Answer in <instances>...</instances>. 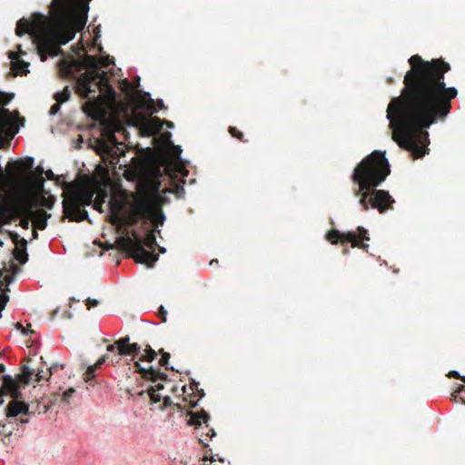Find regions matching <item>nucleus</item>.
<instances>
[{
  "label": "nucleus",
  "instance_id": "1",
  "mask_svg": "<svg viewBox=\"0 0 465 465\" xmlns=\"http://www.w3.org/2000/svg\"><path fill=\"white\" fill-rule=\"evenodd\" d=\"M401 95L391 99L387 118L392 129V140L411 153L413 159L429 153V133L433 124L444 121L458 95L455 87H447L445 74L450 70L441 58L424 61L419 54L409 59Z\"/></svg>",
  "mask_w": 465,
  "mask_h": 465
},
{
  "label": "nucleus",
  "instance_id": "2",
  "mask_svg": "<svg viewBox=\"0 0 465 465\" xmlns=\"http://www.w3.org/2000/svg\"><path fill=\"white\" fill-rule=\"evenodd\" d=\"M91 0H52L50 9L54 26L49 30L45 26L44 16L40 21L21 18L16 23L15 35H30L42 62L48 56L54 57L63 54L62 45L74 39L76 32L86 24L89 3Z\"/></svg>",
  "mask_w": 465,
  "mask_h": 465
},
{
  "label": "nucleus",
  "instance_id": "3",
  "mask_svg": "<svg viewBox=\"0 0 465 465\" xmlns=\"http://www.w3.org/2000/svg\"><path fill=\"white\" fill-rule=\"evenodd\" d=\"M391 173L385 152L379 150L364 157L353 169L351 179L358 185L357 193L363 189H377Z\"/></svg>",
  "mask_w": 465,
  "mask_h": 465
},
{
  "label": "nucleus",
  "instance_id": "4",
  "mask_svg": "<svg viewBox=\"0 0 465 465\" xmlns=\"http://www.w3.org/2000/svg\"><path fill=\"white\" fill-rule=\"evenodd\" d=\"M115 243L119 249L126 252L127 256L133 258L136 262L152 267L158 259V255L153 253L155 247L158 246L154 230L150 231L144 239V244L151 251L145 250L142 239L135 231L131 232V236L127 233L120 236Z\"/></svg>",
  "mask_w": 465,
  "mask_h": 465
},
{
  "label": "nucleus",
  "instance_id": "5",
  "mask_svg": "<svg viewBox=\"0 0 465 465\" xmlns=\"http://www.w3.org/2000/svg\"><path fill=\"white\" fill-rule=\"evenodd\" d=\"M94 194V192L91 189L72 186L63 200V221L65 218L77 223L88 220V213L83 207L93 203Z\"/></svg>",
  "mask_w": 465,
  "mask_h": 465
},
{
  "label": "nucleus",
  "instance_id": "6",
  "mask_svg": "<svg viewBox=\"0 0 465 465\" xmlns=\"http://www.w3.org/2000/svg\"><path fill=\"white\" fill-rule=\"evenodd\" d=\"M109 209L111 213L110 223L114 225L134 226L141 219L150 217V199L145 195L141 198L134 199L130 210L125 215H122L121 212L123 204L119 202L110 201Z\"/></svg>",
  "mask_w": 465,
  "mask_h": 465
},
{
  "label": "nucleus",
  "instance_id": "7",
  "mask_svg": "<svg viewBox=\"0 0 465 465\" xmlns=\"http://www.w3.org/2000/svg\"><path fill=\"white\" fill-rule=\"evenodd\" d=\"M10 394L13 398L6 408L5 415L7 418H16L19 414L29 415L30 406L21 401L22 393L16 381L10 375L3 376V384L0 387V405L4 402V395Z\"/></svg>",
  "mask_w": 465,
  "mask_h": 465
},
{
  "label": "nucleus",
  "instance_id": "8",
  "mask_svg": "<svg viewBox=\"0 0 465 465\" xmlns=\"http://www.w3.org/2000/svg\"><path fill=\"white\" fill-rule=\"evenodd\" d=\"M15 97L13 93H5L0 91V149L5 145L4 135H10L12 139L17 133L18 128L15 127L16 120L21 122L24 125L25 118H19V113L17 111L12 113L8 109L5 108Z\"/></svg>",
  "mask_w": 465,
  "mask_h": 465
},
{
  "label": "nucleus",
  "instance_id": "9",
  "mask_svg": "<svg viewBox=\"0 0 465 465\" xmlns=\"http://www.w3.org/2000/svg\"><path fill=\"white\" fill-rule=\"evenodd\" d=\"M355 197H360L359 204L363 211H368L370 206L377 209L381 213L393 208L394 199L390 195L388 191L378 189H363L360 193L357 188L353 189Z\"/></svg>",
  "mask_w": 465,
  "mask_h": 465
},
{
  "label": "nucleus",
  "instance_id": "10",
  "mask_svg": "<svg viewBox=\"0 0 465 465\" xmlns=\"http://www.w3.org/2000/svg\"><path fill=\"white\" fill-rule=\"evenodd\" d=\"M96 85L100 87L107 86L110 88L111 92L114 94V91L108 83L105 73H100L99 71L82 74L76 80L75 92L82 98H88L91 94L95 93L94 86Z\"/></svg>",
  "mask_w": 465,
  "mask_h": 465
},
{
  "label": "nucleus",
  "instance_id": "11",
  "mask_svg": "<svg viewBox=\"0 0 465 465\" xmlns=\"http://www.w3.org/2000/svg\"><path fill=\"white\" fill-rule=\"evenodd\" d=\"M326 239L331 244H338L341 242H351V247H357L367 251L369 244L365 243L364 241H370L368 231L362 227H357V233L355 232H341L336 229L329 231L326 234Z\"/></svg>",
  "mask_w": 465,
  "mask_h": 465
},
{
  "label": "nucleus",
  "instance_id": "12",
  "mask_svg": "<svg viewBox=\"0 0 465 465\" xmlns=\"http://www.w3.org/2000/svg\"><path fill=\"white\" fill-rule=\"evenodd\" d=\"M187 414L190 416L188 420L189 425H193L198 430H207L206 439H200V441L203 444H206L205 440H208L216 435L215 430L209 427L208 421L210 420V415L205 411L202 410L200 412H193L189 411Z\"/></svg>",
  "mask_w": 465,
  "mask_h": 465
},
{
  "label": "nucleus",
  "instance_id": "13",
  "mask_svg": "<svg viewBox=\"0 0 465 465\" xmlns=\"http://www.w3.org/2000/svg\"><path fill=\"white\" fill-rule=\"evenodd\" d=\"M145 198L150 199V217L144 220H150L153 226L158 227L164 223L165 216L162 209L159 208L161 203L164 201V198L158 193V188H155V192L151 194L145 195Z\"/></svg>",
  "mask_w": 465,
  "mask_h": 465
},
{
  "label": "nucleus",
  "instance_id": "14",
  "mask_svg": "<svg viewBox=\"0 0 465 465\" xmlns=\"http://www.w3.org/2000/svg\"><path fill=\"white\" fill-rule=\"evenodd\" d=\"M163 389V384L157 383L155 386L150 387L147 391H144V390L137 391V389L132 388V389H127L126 392L131 397H134V396H139L142 398L149 397L153 403H157L162 400V396L159 393V391Z\"/></svg>",
  "mask_w": 465,
  "mask_h": 465
},
{
  "label": "nucleus",
  "instance_id": "15",
  "mask_svg": "<svg viewBox=\"0 0 465 465\" xmlns=\"http://www.w3.org/2000/svg\"><path fill=\"white\" fill-rule=\"evenodd\" d=\"M33 204L32 201H24L20 203L16 208L15 213L20 217V225L23 229L29 228L30 221L33 218Z\"/></svg>",
  "mask_w": 465,
  "mask_h": 465
},
{
  "label": "nucleus",
  "instance_id": "16",
  "mask_svg": "<svg viewBox=\"0 0 465 465\" xmlns=\"http://www.w3.org/2000/svg\"><path fill=\"white\" fill-rule=\"evenodd\" d=\"M129 336L120 338L116 341L117 344V354L121 356H132L134 360L136 355L140 352L141 347L137 343H129Z\"/></svg>",
  "mask_w": 465,
  "mask_h": 465
},
{
  "label": "nucleus",
  "instance_id": "17",
  "mask_svg": "<svg viewBox=\"0 0 465 465\" xmlns=\"http://www.w3.org/2000/svg\"><path fill=\"white\" fill-rule=\"evenodd\" d=\"M189 390L191 392L187 393V388L185 385L181 388L183 394H187V396L183 397V401H189L190 408H194L197 405L198 401L204 396V391L203 389H199V383L194 381L190 384Z\"/></svg>",
  "mask_w": 465,
  "mask_h": 465
},
{
  "label": "nucleus",
  "instance_id": "18",
  "mask_svg": "<svg viewBox=\"0 0 465 465\" xmlns=\"http://www.w3.org/2000/svg\"><path fill=\"white\" fill-rule=\"evenodd\" d=\"M136 372L142 375L143 379H146L153 382H155L158 380L165 381L167 379V374L160 371L159 370H155L153 367L143 368L141 366L140 361L134 362Z\"/></svg>",
  "mask_w": 465,
  "mask_h": 465
},
{
  "label": "nucleus",
  "instance_id": "19",
  "mask_svg": "<svg viewBox=\"0 0 465 465\" xmlns=\"http://www.w3.org/2000/svg\"><path fill=\"white\" fill-rule=\"evenodd\" d=\"M34 165V159L28 157L18 161H10L7 164V169L13 172L12 177H16L23 173L30 171Z\"/></svg>",
  "mask_w": 465,
  "mask_h": 465
},
{
  "label": "nucleus",
  "instance_id": "20",
  "mask_svg": "<svg viewBox=\"0 0 465 465\" xmlns=\"http://www.w3.org/2000/svg\"><path fill=\"white\" fill-rule=\"evenodd\" d=\"M36 176H32L28 179V183L33 189L35 197L42 193H45L44 188L45 179L43 177L44 169L41 166H37L35 169Z\"/></svg>",
  "mask_w": 465,
  "mask_h": 465
},
{
  "label": "nucleus",
  "instance_id": "21",
  "mask_svg": "<svg viewBox=\"0 0 465 465\" xmlns=\"http://www.w3.org/2000/svg\"><path fill=\"white\" fill-rule=\"evenodd\" d=\"M13 242L16 244V247L14 250L15 258L21 263H25L27 261V241L24 238L19 240V236L17 234H14Z\"/></svg>",
  "mask_w": 465,
  "mask_h": 465
},
{
  "label": "nucleus",
  "instance_id": "22",
  "mask_svg": "<svg viewBox=\"0 0 465 465\" xmlns=\"http://www.w3.org/2000/svg\"><path fill=\"white\" fill-rule=\"evenodd\" d=\"M51 217V214L47 213L44 210H35L33 207V218L34 226L38 230H45L47 226V220Z\"/></svg>",
  "mask_w": 465,
  "mask_h": 465
},
{
  "label": "nucleus",
  "instance_id": "23",
  "mask_svg": "<svg viewBox=\"0 0 465 465\" xmlns=\"http://www.w3.org/2000/svg\"><path fill=\"white\" fill-rule=\"evenodd\" d=\"M163 128V123L159 118H152L146 121L143 125V132L148 136L153 135L159 133Z\"/></svg>",
  "mask_w": 465,
  "mask_h": 465
},
{
  "label": "nucleus",
  "instance_id": "24",
  "mask_svg": "<svg viewBox=\"0 0 465 465\" xmlns=\"http://www.w3.org/2000/svg\"><path fill=\"white\" fill-rule=\"evenodd\" d=\"M35 374V371L29 368L28 366H23L21 372L16 375L15 379H13L16 381V384L19 386V383L24 385L29 384Z\"/></svg>",
  "mask_w": 465,
  "mask_h": 465
},
{
  "label": "nucleus",
  "instance_id": "25",
  "mask_svg": "<svg viewBox=\"0 0 465 465\" xmlns=\"http://www.w3.org/2000/svg\"><path fill=\"white\" fill-rule=\"evenodd\" d=\"M106 361V355L102 356L94 365H91L87 368L84 373V381L85 382H90L95 377V371L102 367V365Z\"/></svg>",
  "mask_w": 465,
  "mask_h": 465
},
{
  "label": "nucleus",
  "instance_id": "26",
  "mask_svg": "<svg viewBox=\"0 0 465 465\" xmlns=\"http://www.w3.org/2000/svg\"><path fill=\"white\" fill-rule=\"evenodd\" d=\"M28 66L29 63L22 59L11 62V69L15 75H26L29 73Z\"/></svg>",
  "mask_w": 465,
  "mask_h": 465
},
{
  "label": "nucleus",
  "instance_id": "27",
  "mask_svg": "<svg viewBox=\"0 0 465 465\" xmlns=\"http://www.w3.org/2000/svg\"><path fill=\"white\" fill-rule=\"evenodd\" d=\"M54 202H55L54 196H53V195L45 196V193H42V194L38 195L37 197H35V203L34 202H32V203L35 205V208L37 205H41V206L46 207L48 209H52L54 204Z\"/></svg>",
  "mask_w": 465,
  "mask_h": 465
},
{
  "label": "nucleus",
  "instance_id": "28",
  "mask_svg": "<svg viewBox=\"0 0 465 465\" xmlns=\"http://www.w3.org/2000/svg\"><path fill=\"white\" fill-rule=\"evenodd\" d=\"M83 64L85 67L90 69L88 72L99 71L98 70V61H97L96 57H94V56L85 54L83 59Z\"/></svg>",
  "mask_w": 465,
  "mask_h": 465
},
{
  "label": "nucleus",
  "instance_id": "29",
  "mask_svg": "<svg viewBox=\"0 0 465 465\" xmlns=\"http://www.w3.org/2000/svg\"><path fill=\"white\" fill-rule=\"evenodd\" d=\"M108 197V193L106 190H102L95 199L94 200L93 207L99 211L100 213L103 212V204L104 203V199Z\"/></svg>",
  "mask_w": 465,
  "mask_h": 465
},
{
  "label": "nucleus",
  "instance_id": "30",
  "mask_svg": "<svg viewBox=\"0 0 465 465\" xmlns=\"http://www.w3.org/2000/svg\"><path fill=\"white\" fill-rule=\"evenodd\" d=\"M451 401L465 404V386L459 385L456 391L451 394Z\"/></svg>",
  "mask_w": 465,
  "mask_h": 465
},
{
  "label": "nucleus",
  "instance_id": "31",
  "mask_svg": "<svg viewBox=\"0 0 465 465\" xmlns=\"http://www.w3.org/2000/svg\"><path fill=\"white\" fill-rule=\"evenodd\" d=\"M143 352L144 353L140 357V361H142L152 362L157 356L156 351L152 349L150 345L145 346Z\"/></svg>",
  "mask_w": 465,
  "mask_h": 465
},
{
  "label": "nucleus",
  "instance_id": "32",
  "mask_svg": "<svg viewBox=\"0 0 465 465\" xmlns=\"http://www.w3.org/2000/svg\"><path fill=\"white\" fill-rule=\"evenodd\" d=\"M71 97V91L68 86H65L63 91L54 94V98L59 104H63L68 101Z\"/></svg>",
  "mask_w": 465,
  "mask_h": 465
},
{
  "label": "nucleus",
  "instance_id": "33",
  "mask_svg": "<svg viewBox=\"0 0 465 465\" xmlns=\"http://www.w3.org/2000/svg\"><path fill=\"white\" fill-rule=\"evenodd\" d=\"M228 131H229L230 134L232 137L236 138L237 140H239V141H241L242 143H247L248 142L247 139H244L243 134L240 130H238L236 127L230 126Z\"/></svg>",
  "mask_w": 465,
  "mask_h": 465
},
{
  "label": "nucleus",
  "instance_id": "34",
  "mask_svg": "<svg viewBox=\"0 0 465 465\" xmlns=\"http://www.w3.org/2000/svg\"><path fill=\"white\" fill-rule=\"evenodd\" d=\"M83 109L84 113L91 116H94V114L96 112V104L92 101L86 102Z\"/></svg>",
  "mask_w": 465,
  "mask_h": 465
},
{
  "label": "nucleus",
  "instance_id": "35",
  "mask_svg": "<svg viewBox=\"0 0 465 465\" xmlns=\"http://www.w3.org/2000/svg\"><path fill=\"white\" fill-rule=\"evenodd\" d=\"M159 352L161 353V359L159 360V364L161 366H163L165 367L166 369H168V362H169V360H170V353L169 352H165L163 349H161L159 351Z\"/></svg>",
  "mask_w": 465,
  "mask_h": 465
},
{
  "label": "nucleus",
  "instance_id": "36",
  "mask_svg": "<svg viewBox=\"0 0 465 465\" xmlns=\"http://www.w3.org/2000/svg\"><path fill=\"white\" fill-rule=\"evenodd\" d=\"M17 49H18V52H14V51H9L8 52V57L12 60V62L14 61H16V60H19V55L22 54H25V52H24L21 48V45H17Z\"/></svg>",
  "mask_w": 465,
  "mask_h": 465
},
{
  "label": "nucleus",
  "instance_id": "37",
  "mask_svg": "<svg viewBox=\"0 0 465 465\" xmlns=\"http://www.w3.org/2000/svg\"><path fill=\"white\" fill-rule=\"evenodd\" d=\"M75 392V390L74 388H69L67 391H65L63 394L62 400L64 402L69 403L70 398L72 395Z\"/></svg>",
  "mask_w": 465,
  "mask_h": 465
},
{
  "label": "nucleus",
  "instance_id": "38",
  "mask_svg": "<svg viewBox=\"0 0 465 465\" xmlns=\"http://www.w3.org/2000/svg\"><path fill=\"white\" fill-rule=\"evenodd\" d=\"M166 315H167V312L165 311L164 307L163 305H161L159 308V311H158V316L161 319L162 322H166Z\"/></svg>",
  "mask_w": 465,
  "mask_h": 465
},
{
  "label": "nucleus",
  "instance_id": "39",
  "mask_svg": "<svg viewBox=\"0 0 465 465\" xmlns=\"http://www.w3.org/2000/svg\"><path fill=\"white\" fill-rule=\"evenodd\" d=\"M60 108H61V104H59V102H56L55 104H54L51 106L49 114L51 115H54V114H56L60 111Z\"/></svg>",
  "mask_w": 465,
  "mask_h": 465
},
{
  "label": "nucleus",
  "instance_id": "40",
  "mask_svg": "<svg viewBox=\"0 0 465 465\" xmlns=\"http://www.w3.org/2000/svg\"><path fill=\"white\" fill-rule=\"evenodd\" d=\"M98 304H99V302L97 300L90 299V298H88L85 302V305L88 310H90L93 307L97 306Z\"/></svg>",
  "mask_w": 465,
  "mask_h": 465
},
{
  "label": "nucleus",
  "instance_id": "41",
  "mask_svg": "<svg viewBox=\"0 0 465 465\" xmlns=\"http://www.w3.org/2000/svg\"><path fill=\"white\" fill-rule=\"evenodd\" d=\"M65 365L64 364H53L47 371L48 372V377L51 376L53 374L54 371H55L58 368H61V369H64Z\"/></svg>",
  "mask_w": 465,
  "mask_h": 465
},
{
  "label": "nucleus",
  "instance_id": "42",
  "mask_svg": "<svg viewBox=\"0 0 465 465\" xmlns=\"http://www.w3.org/2000/svg\"><path fill=\"white\" fill-rule=\"evenodd\" d=\"M35 376V381L37 382H40L41 381L43 380H48V377H46L45 375L43 374V371H38L35 374H34Z\"/></svg>",
  "mask_w": 465,
  "mask_h": 465
},
{
  "label": "nucleus",
  "instance_id": "43",
  "mask_svg": "<svg viewBox=\"0 0 465 465\" xmlns=\"http://www.w3.org/2000/svg\"><path fill=\"white\" fill-rule=\"evenodd\" d=\"M172 400L169 396H164L163 397V406L161 407L162 410L165 409L167 406H171L172 405Z\"/></svg>",
  "mask_w": 465,
  "mask_h": 465
},
{
  "label": "nucleus",
  "instance_id": "44",
  "mask_svg": "<svg viewBox=\"0 0 465 465\" xmlns=\"http://www.w3.org/2000/svg\"><path fill=\"white\" fill-rule=\"evenodd\" d=\"M449 378H455V379H460L461 378V376L460 375V373L456 371H450L448 375H447Z\"/></svg>",
  "mask_w": 465,
  "mask_h": 465
},
{
  "label": "nucleus",
  "instance_id": "45",
  "mask_svg": "<svg viewBox=\"0 0 465 465\" xmlns=\"http://www.w3.org/2000/svg\"><path fill=\"white\" fill-rule=\"evenodd\" d=\"M106 349H107L108 351H111V352L117 351L116 341H114V343H113V344L108 345Z\"/></svg>",
  "mask_w": 465,
  "mask_h": 465
},
{
  "label": "nucleus",
  "instance_id": "46",
  "mask_svg": "<svg viewBox=\"0 0 465 465\" xmlns=\"http://www.w3.org/2000/svg\"><path fill=\"white\" fill-rule=\"evenodd\" d=\"M45 175H46V178L48 180H54V173L51 170L46 171L45 172Z\"/></svg>",
  "mask_w": 465,
  "mask_h": 465
},
{
  "label": "nucleus",
  "instance_id": "47",
  "mask_svg": "<svg viewBox=\"0 0 465 465\" xmlns=\"http://www.w3.org/2000/svg\"><path fill=\"white\" fill-rule=\"evenodd\" d=\"M16 420H17V424H18V425L26 424V423H28V421H29V420H28V419H26V418H23V417H22V418H20V419H17Z\"/></svg>",
  "mask_w": 465,
  "mask_h": 465
},
{
  "label": "nucleus",
  "instance_id": "48",
  "mask_svg": "<svg viewBox=\"0 0 465 465\" xmlns=\"http://www.w3.org/2000/svg\"><path fill=\"white\" fill-rule=\"evenodd\" d=\"M15 326H16V328H17L18 330H21V331H22V332H23L24 334H26V331H25V329L24 328V326H23L20 322H17V323L15 324Z\"/></svg>",
  "mask_w": 465,
  "mask_h": 465
},
{
  "label": "nucleus",
  "instance_id": "49",
  "mask_svg": "<svg viewBox=\"0 0 465 465\" xmlns=\"http://www.w3.org/2000/svg\"><path fill=\"white\" fill-rule=\"evenodd\" d=\"M218 264V260L217 259H213L211 262H210V265H216Z\"/></svg>",
  "mask_w": 465,
  "mask_h": 465
},
{
  "label": "nucleus",
  "instance_id": "50",
  "mask_svg": "<svg viewBox=\"0 0 465 465\" xmlns=\"http://www.w3.org/2000/svg\"><path fill=\"white\" fill-rule=\"evenodd\" d=\"M5 371V366L3 363H0V372H4Z\"/></svg>",
  "mask_w": 465,
  "mask_h": 465
},
{
  "label": "nucleus",
  "instance_id": "51",
  "mask_svg": "<svg viewBox=\"0 0 465 465\" xmlns=\"http://www.w3.org/2000/svg\"><path fill=\"white\" fill-rule=\"evenodd\" d=\"M158 106H159V108H163V103L162 100L158 101Z\"/></svg>",
  "mask_w": 465,
  "mask_h": 465
},
{
  "label": "nucleus",
  "instance_id": "52",
  "mask_svg": "<svg viewBox=\"0 0 465 465\" xmlns=\"http://www.w3.org/2000/svg\"><path fill=\"white\" fill-rule=\"evenodd\" d=\"M33 236H34V238H37V236H38V233L35 231V228L33 230Z\"/></svg>",
  "mask_w": 465,
  "mask_h": 465
},
{
  "label": "nucleus",
  "instance_id": "53",
  "mask_svg": "<svg viewBox=\"0 0 465 465\" xmlns=\"http://www.w3.org/2000/svg\"><path fill=\"white\" fill-rule=\"evenodd\" d=\"M393 82H394V81H393V78H391V77H390V78H388V79H387V83H388V84H393Z\"/></svg>",
  "mask_w": 465,
  "mask_h": 465
},
{
  "label": "nucleus",
  "instance_id": "54",
  "mask_svg": "<svg viewBox=\"0 0 465 465\" xmlns=\"http://www.w3.org/2000/svg\"><path fill=\"white\" fill-rule=\"evenodd\" d=\"M48 410H49V407L47 405H45L43 412H47Z\"/></svg>",
  "mask_w": 465,
  "mask_h": 465
},
{
  "label": "nucleus",
  "instance_id": "55",
  "mask_svg": "<svg viewBox=\"0 0 465 465\" xmlns=\"http://www.w3.org/2000/svg\"><path fill=\"white\" fill-rule=\"evenodd\" d=\"M174 406H175L178 410H183V408L181 407V405H180L179 403L174 404Z\"/></svg>",
  "mask_w": 465,
  "mask_h": 465
},
{
  "label": "nucleus",
  "instance_id": "56",
  "mask_svg": "<svg viewBox=\"0 0 465 465\" xmlns=\"http://www.w3.org/2000/svg\"><path fill=\"white\" fill-rule=\"evenodd\" d=\"M167 123V125L169 127H173V122H166Z\"/></svg>",
  "mask_w": 465,
  "mask_h": 465
},
{
  "label": "nucleus",
  "instance_id": "57",
  "mask_svg": "<svg viewBox=\"0 0 465 465\" xmlns=\"http://www.w3.org/2000/svg\"><path fill=\"white\" fill-rule=\"evenodd\" d=\"M103 146H104V148L106 151H109V150H110V148L108 147V145H106L105 143H103Z\"/></svg>",
  "mask_w": 465,
  "mask_h": 465
},
{
  "label": "nucleus",
  "instance_id": "58",
  "mask_svg": "<svg viewBox=\"0 0 465 465\" xmlns=\"http://www.w3.org/2000/svg\"><path fill=\"white\" fill-rule=\"evenodd\" d=\"M202 430L201 435L203 436L204 434L206 436L207 430Z\"/></svg>",
  "mask_w": 465,
  "mask_h": 465
},
{
  "label": "nucleus",
  "instance_id": "59",
  "mask_svg": "<svg viewBox=\"0 0 465 465\" xmlns=\"http://www.w3.org/2000/svg\"><path fill=\"white\" fill-rule=\"evenodd\" d=\"M159 251H160L161 252H165L164 248H163V247H159Z\"/></svg>",
  "mask_w": 465,
  "mask_h": 465
},
{
  "label": "nucleus",
  "instance_id": "60",
  "mask_svg": "<svg viewBox=\"0 0 465 465\" xmlns=\"http://www.w3.org/2000/svg\"><path fill=\"white\" fill-rule=\"evenodd\" d=\"M460 380H461L463 382H465V376H461V378H460Z\"/></svg>",
  "mask_w": 465,
  "mask_h": 465
},
{
  "label": "nucleus",
  "instance_id": "61",
  "mask_svg": "<svg viewBox=\"0 0 465 465\" xmlns=\"http://www.w3.org/2000/svg\"><path fill=\"white\" fill-rule=\"evenodd\" d=\"M342 252H343V254H347V253H348V250H347V249H344V250L342 251Z\"/></svg>",
  "mask_w": 465,
  "mask_h": 465
},
{
  "label": "nucleus",
  "instance_id": "62",
  "mask_svg": "<svg viewBox=\"0 0 465 465\" xmlns=\"http://www.w3.org/2000/svg\"><path fill=\"white\" fill-rule=\"evenodd\" d=\"M6 434H7L8 436L12 435V430H9L8 432H6Z\"/></svg>",
  "mask_w": 465,
  "mask_h": 465
},
{
  "label": "nucleus",
  "instance_id": "63",
  "mask_svg": "<svg viewBox=\"0 0 465 465\" xmlns=\"http://www.w3.org/2000/svg\"><path fill=\"white\" fill-rule=\"evenodd\" d=\"M149 103L152 104L153 103V101L150 98Z\"/></svg>",
  "mask_w": 465,
  "mask_h": 465
},
{
  "label": "nucleus",
  "instance_id": "64",
  "mask_svg": "<svg viewBox=\"0 0 465 465\" xmlns=\"http://www.w3.org/2000/svg\"><path fill=\"white\" fill-rule=\"evenodd\" d=\"M0 427L5 428V425L0 423Z\"/></svg>",
  "mask_w": 465,
  "mask_h": 465
}]
</instances>
